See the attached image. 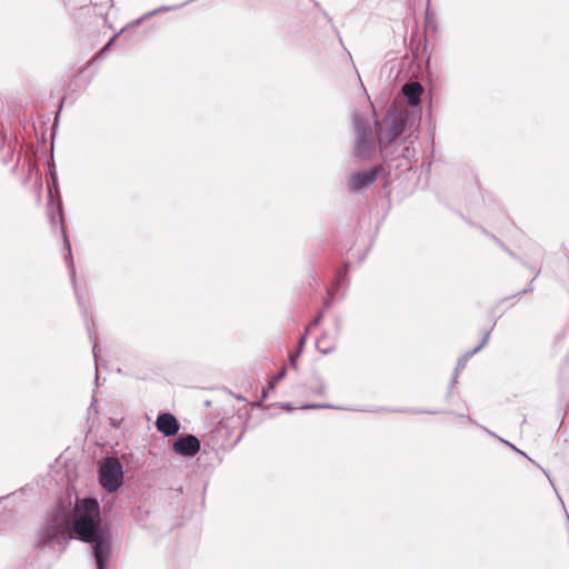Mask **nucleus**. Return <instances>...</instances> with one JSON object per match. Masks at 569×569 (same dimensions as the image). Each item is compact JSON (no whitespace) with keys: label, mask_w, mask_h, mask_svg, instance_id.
<instances>
[{"label":"nucleus","mask_w":569,"mask_h":569,"mask_svg":"<svg viewBox=\"0 0 569 569\" xmlns=\"http://www.w3.org/2000/svg\"><path fill=\"white\" fill-rule=\"evenodd\" d=\"M70 533L92 546L97 569H106L111 555V533L102 526L100 506L93 498L78 500L70 517Z\"/></svg>","instance_id":"nucleus-1"},{"label":"nucleus","mask_w":569,"mask_h":569,"mask_svg":"<svg viewBox=\"0 0 569 569\" xmlns=\"http://www.w3.org/2000/svg\"><path fill=\"white\" fill-rule=\"evenodd\" d=\"M70 515L63 509H57L38 536V545L43 547H64L71 539Z\"/></svg>","instance_id":"nucleus-2"},{"label":"nucleus","mask_w":569,"mask_h":569,"mask_svg":"<svg viewBox=\"0 0 569 569\" xmlns=\"http://www.w3.org/2000/svg\"><path fill=\"white\" fill-rule=\"evenodd\" d=\"M377 139L380 151L387 159L396 153L398 138L403 131L405 120L400 114L388 113L380 122H376Z\"/></svg>","instance_id":"nucleus-3"},{"label":"nucleus","mask_w":569,"mask_h":569,"mask_svg":"<svg viewBox=\"0 0 569 569\" xmlns=\"http://www.w3.org/2000/svg\"><path fill=\"white\" fill-rule=\"evenodd\" d=\"M353 127L356 131L355 156L360 159H369L376 152V139L371 127L359 114L353 116Z\"/></svg>","instance_id":"nucleus-4"},{"label":"nucleus","mask_w":569,"mask_h":569,"mask_svg":"<svg viewBox=\"0 0 569 569\" xmlns=\"http://www.w3.org/2000/svg\"><path fill=\"white\" fill-rule=\"evenodd\" d=\"M123 470L117 458L108 457L103 460L99 470V481L108 492L117 491L122 485Z\"/></svg>","instance_id":"nucleus-5"},{"label":"nucleus","mask_w":569,"mask_h":569,"mask_svg":"<svg viewBox=\"0 0 569 569\" xmlns=\"http://www.w3.org/2000/svg\"><path fill=\"white\" fill-rule=\"evenodd\" d=\"M201 448L200 440L193 435H181L179 436L173 445V451L182 457H194Z\"/></svg>","instance_id":"nucleus-6"},{"label":"nucleus","mask_w":569,"mask_h":569,"mask_svg":"<svg viewBox=\"0 0 569 569\" xmlns=\"http://www.w3.org/2000/svg\"><path fill=\"white\" fill-rule=\"evenodd\" d=\"M380 170L379 167L361 170L350 176L348 184L352 191H360L363 188L372 184L377 179V173Z\"/></svg>","instance_id":"nucleus-7"},{"label":"nucleus","mask_w":569,"mask_h":569,"mask_svg":"<svg viewBox=\"0 0 569 569\" xmlns=\"http://www.w3.org/2000/svg\"><path fill=\"white\" fill-rule=\"evenodd\" d=\"M157 429L164 436H174L179 431V423L173 415L160 413L156 422Z\"/></svg>","instance_id":"nucleus-8"},{"label":"nucleus","mask_w":569,"mask_h":569,"mask_svg":"<svg viewBox=\"0 0 569 569\" xmlns=\"http://www.w3.org/2000/svg\"><path fill=\"white\" fill-rule=\"evenodd\" d=\"M423 92V88L420 82L411 81L407 82L402 87V93L407 98L408 103L411 107H417L420 104L421 94Z\"/></svg>","instance_id":"nucleus-9"},{"label":"nucleus","mask_w":569,"mask_h":569,"mask_svg":"<svg viewBox=\"0 0 569 569\" xmlns=\"http://www.w3.org/2000/svg\"><path fill=\"white\" fill-rule=\"evenodd\" d=\"M489 336H490V331H487L485 333V336H483L482 341L473 350H471L470 352H467L463 357H461L458 360L456 372H455V376H453V379H452V383L456 382V379H457L459 370L462 369L466 366V362L469 359V357H471L472 355H475L478 351H480L487 345V342L489 340Z\"/></svg>","instance_id":"nucleus-10"},{"label":"nucleus","mask_w":569,"mask_h":569,"mask_svg":"<svg viewBox=\"0 0 569 569\" xmlns=\"http://www.w3.org/2000/svg\"><path fill=\"white\" fill-rule=\"evenodd\" d=\"M62 233H63V238H64V246H66V248L68 250L67 262H68V266H69V271H70L71 280L73 282L74 292H76V295L78 297L79 303L81 305V300H80L78 290L76 288V269H74V264H73V260H72V256H71V246H70V242L67 239V236H66V232H64L63 229H62Z\"/></svg>","instance_id":"nucleus-11"},{"label":"nucleus","mask_w":569,"mask_h":569,"mask_svg":"<svg viewBox=\"0 0 569 569\" xmlns=\"http://www.w3.org/2000/svg\"><path fill=\"white\" fill-rule=\"evenodd\" d=\"M183 4H179V6H172V7H160L158 9H154L153 11H151L148 16H154L157 13H160V12H167V11H170V10H174V9H178L180 7H182Z\"/></svg>","instance_id":"nucleus-12"},{"label":"nucleus","mask_w":569,"mask_h":569,"mask_svg":"<svg viewBox=\"0 0 569 569\" xmlns=\"http://www.w3.org/2000/svg\"><path fill=\"white\" fill-rule=\"evenodd\" d=\"M286 376V368H282L280 370V372H278V375L272 379V381L270 382L269 387L270 388H274V385L276 382L280 381L281 379H283Z\"/></svg>","instance_id":"nucleus-13"},{"label":"nucleus","mask_w":569,"mask_h":569,"mask_svg":"<svg viewBox=\"0 0 569 569\" xmlns=\"http://www.w3.org/2000/svg\"><path fill=\"white\" fill-rule=\"evenodd\" d=\"M317 348L323 355H328L332 350V347L322 348V340L321 339H319L317 341Z\"/></svg>","instance_id":"nucleus-14"},{"label":"nucleus","mask_w":569,"mask_h":569,"mask_svg":"<svg viewBox=\"0 0 569 569\" xmlns=\"http://www.w3.org/2000/svg\"><path fill=\"white\" fill-rule=\"evenodd\" d=\"M319 408H331V406H326V405H306V406L301 407V409H319Z\"/></svg>","instance_id":"nucleus-15"},{"label":"nucleus","mask_w":569,"mask_h":569,"mask_svg":"<svg viewBox=\"0 0 569 569\" xmlns=\"http://www.w3.org/2000/svg\"><path fill=\"white\" fill-rule=\"evenodd\" d=\"M321 318H322V313H319V315L315 318V320L310 323V327H315V326H317V325L320 322Z\"/></svg>","instance_id":"nucleus-16"},{"label":"nucleus","mask_w":569,"mask_h":569,"mask_svg":"<svg viewBox=\"0 0 569 569\" xmlns=\"http://www.w3.org/2000/svg\"><path fill=\"white\" fill-rule=\"evenodd\" d=\"M299 357V353L297 355H291L290 356V362H291V366L292 367H296L297 366V358Z\"/></svg>","instance_id":"nucleus-17"},{"label":"nucleus","mask_w":569,"mask_h":569,"mask_svg":"<svg viewBox=\"0 0 569 569\" xmlns=\"http://www.w3.org/2000/svg\"><path fill=\"white\" fill-rule=\"evenodd\" d=\"M306 332H308V330H307ZM306 336H307V333H305V335L300 338V340H299V349H300V350L302 349V347H303V345H305Z\"/></svg>","instance_id":"nucleus-18"},{"label":"nucleus","mask_w":569,"mask_h":569,"mask_svg":"<svg viewBox=\"0 0 569 569\" xmlns=\"http://www.w3.org/2000/svg\"><path fill=\"white\" fill-rule=\"evenodd\" d=\"M113 40H114V37L103 47V49L99 52V54H101L102 52L108 50L109 47L111 46V43L113 42Z\"/></svg>","instance_id":"nucleus-19"},{"label":"nucleus","mask_w":569,"mask_h":569,"mask_svg":"<svg viewBox=\"0 0 569 569\" xmlns=\"http://www.w3.org/2000/svg\"><path fill=\"white\" fill-rule=\"evenodd\" d=\"M97 349H98L97 345H96V343H93L92 352H93V357H94V361H96V362L98 361V352H97Z\"/></svg>","instance_id":"nucleus-20"},{"label":"nucleus","mask_w":569,"mask_h":569,"mask_svg":"<svg viewBox=\"0 0 569 569\" xmlns=\"http://www.w3.org/2000/svg\"><path fill=\"white\" fill-rule=\"evenodd\" d=\"M58 218H59L60 222L62 223V208L60 204L58 206Z\"/></svg>","instance_id":"nucleus-21"},{"label":"nucleus","mask_w":569,"mask_h":569,"mask_svg":"<svg viewBox=\"0 0 569 569\" xmlns=\"http://www.w3.org/2000/svg\"><path fill=\"white\" fill-rule=\"evenodd\" d=\"M505 442H506L507 445H509L512 449H515L517 452H519L520 455L526 456V455L523 453V451H520L519 449H517L515 446L510 445V443H509V442H507V441H505Z\"/></svg>","instance_id":"nucleus-22"},{"label":"nucleus","mask_w":569,"mask_h":569,"mask_svg":"<svg viewBox=\"0 0 569 569\" xmlns=\"http://www.w3.org/2000/svg\"><path fill=\"white\" fill-rule=\"evenodd\" d=\"M323 392H325V386H323V385H321V386H320V388H319V390H318V393H323Z\"/></svg>","instance_id":"nucleus-23"},{"label":"nucleus","mask_w":569,"mask_h":569,"mask_svg":"<svg viewBox=\"0 0 569 569\" xmlns=\"http://www.w3.org/2000/svg\"><path fill=\"white\" fill-rule=\"evenodd\" d=\"M546 475H548L546 471H543ZM548 478H550L549 476H547ZM549 482H551V485L553 486V482H552V479H549Z\"/></svg>","instance_id":"nucleus-24"},{"label":"nucleus","mask_w":569,"mask_h":569,"mask_svg":"<svg viewBox=\"0 0 569 569\" xmlns=\"http://www.w3.org/2000/svg\"><path fill=\"white\" fill-rule=\"evenodd\" d=\"M51 220H52V223H54V221H56V217H54V216H53V217H51Z\"/></svg>","instance_id":"nucleus-25"}]
</instances>
